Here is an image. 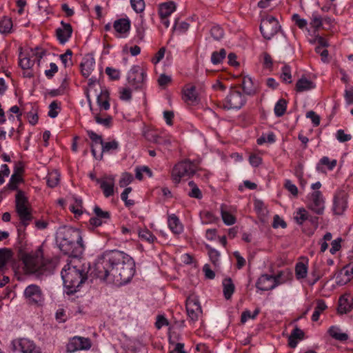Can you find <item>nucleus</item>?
<instances>
[{"instance_id": "53", "label": "nucleus", "mask_w": 353, "mask_h": 353, "mask_svg": "<svg viewBox=\"0 0 353 353\" xmlns=\"http://www.w3.org/2000/svg\"><path fill=\"white\" fill-rule=\"evenodd\" d=\"M27 117H28V121L29 123L34 125H35L36 123H37L38 122V119H39V117H38V114H37V109H34L33 107L32 108V110L30 111L28 114H27Z\"/></svg>"}, {"instance_id": "44", "label": "nucleus", "mask_w": 353, "mask_h": 353, "mask_svg": "<svg viewBox=\"0 0 353 353\" xmlns=\"http://www.w3.org/2000/svg\"><path fill=\"white\" fill-rule=\"evenodd\" d=\"M221 216L223 222L228 225H233L236 222V218L227 211H221Z\"/></svg>"}, {"instance_id": "4", "label": "nucleus", "mask_w": 353, "mask_h": 353, "mask_svg": "<svg viewBox=\"0 0 353 353\" xmlns=\"http://www.w3.org/2000/svg\"><path fill=\"white\" fill-rule=\"evenodd\" d=\"M61 277L64 286L68 289V293L73 294L88 279L87 272L81 265L68 263L61 271Z\"/></svg>"}, {"instance_id": "38", "label": "nucleus", "mask_w": 353, "mask_h": 353, "mask_svg": "<svg viewBox=\"0 0 353 353\" xmlns=\"http://www.w3.org/2000/svg\"><path fill=\"white\" fill-rule=\"evenodd\" d=\"M207 249L208 250V255L211 262L214 266H218L219 265L220 253L216 250L208 245H207Z\"/></svg>"}, {"instance_id": "23", "label": "nucleus", "mask_w": 353, "mask_h": 353, "mask_svg": "<svg viewBox=\"0 0 353 353\" xmlns=\"http://www.w3.org/2000/svg\"><path fill=\"white\" fill-rule=\"evenodd\" d=\"M94 65L95 61L93 57H88L84 58L81 63L82 74L85 77H89L94 70Z\"/></svg>"}, {"instance_id": "1", "label": "nucleus", "mask_w": 353, "mask_h": 353, "mask_svg": "<svg viewBox=\"0 0 353 353\" xmlns=\"http://www.w3.org/2000/svg\"><path fill=\"white\" fill-rule=\"evenodd\" d=\"M103 281L120 285L128 283L135 273L133 259L123 252L108 250L100 255L92 272Z\"/></svg>"}, {"instance_id": "26", "label": "nucleus", "mask_w": 353, "mask_h": 353, "mask_svg": "<svg viewBox=\"0 0 353 353\" xmlns=\"http://www.w3.org/2000/svg\"><path fill=\"white\" fill-rule=\"evenodd\" d=\"M168 226L174 234H180L183 231V226L179 219L175 214H172L168 217Z\"/></svg>"}, {"instance_id": "61", "label": "nucleus", "mask_w": 353, "mask_h": 353, "mask_svg": "<svg viewBox=\"0 0 353 353\" xmlns=\"http://www.w3.org/2000/svg\"><path fill=\"white\" fill-rule=\"evenodd\" d=\"M336 137L338 141L342 143L350 141L352 138L350 134H345L343 130H337Z\"/></svg>"}, {"instance_id": "8", "label": "nucleus", "mask_w": 353, "mask_h": 353, "mask_svg": "<svg viewBox=\"0 0 353 353\" xmlns=\"http://www.w3.org/2000/svg\"><path fill=\"white\" fill-rule=\"evenodd\" d=\"M24 297L29 305L41 306L45 301V296L41 288L35 284L27 286L23 292Z\"/></svg>"}, {"instance_id": "57", "label": "nucleus", "mask_w": 353, "mask_h": 353, "mask_svg": "<svg viewBox=\"0 0 353 353\" xmlns=\"http://www.w3.org/2000/svg\"><path fill=\"white\" fill-rule=\"evenodd\" d=\"M49 109L48 116L51 118L57 117L59 113L57 110L59 109V107L55 101L50 104Z\"/></svg>"}, {"instance_id": "9", "label": "nucleus", "mask_w": 353, "mask_h": 353, "mask_svg": "<svg viewBox=\"0 0 353 353\" xmlns=\"http://www.w3.org/2000/svg\"><path fill=\"white\" fill-rule=\"evenodd\" d=\"M281 29L278 20L268 16L263 19L260 24V31L265 39H271Z\"/></svg>"}, {"instance_id": "45", "label": "nucleus", "mask_w": 353, "mask_h": 353, "mask_svg": "<svg viewBox=\"0 0 353 353\" xmlns=\"http://www.w3.org/2000/svg\"><path fill=\"white\" fill-rule=\"evenodd\" d=\"M259 310L256 309L254 312L252 314L250 310H245L241 314V323H245L248 319H254L256 318V316L259 314Z\"/></svg>"}, {"instance_id": "31", "label": "nucleus", "mask_w": 353, "mask_h": 353, "mask_svg": "<svg viewBox=\"0 0 353 353\" xmlns=\"http://www.w3.org/2000/svg\"><path fill=\"white\" fill-rule=\"evenodd\" d=\"M309 214L305 208H299L294 213V219L297 224L302 225L307 220Z\"/></svg>"}, {"instance_id": "22", "label": "nucleus", "mask_w": 353, "mask_h": 353, "mask_svg": "<svg viewBox=\"0 0 353 353\" xmlns=\"http://www.w3.org/2000/svg\"><path fill=\"white\" fill-rule=\"evenodd\" d=\"M242 86L244 92L250 96H253L258 92V87L249 76L243 78Z\"/></svg>"}, {"instance_id": "29", "label": "nucleus", "mask_w": 353, "mask_h": 353, "mask_svg": "<svg viewBox=\"0 0 353 353\" xmlns=\"http://www.w3.org/2000/svg\"><path fill=\"white\" fill-rule=\"evenodd\" d=\"M223 294L225 298L228 300L231 298L234 291V285L230 278H227L223 281Z\"/></svg>"}, {"instance_id": "55", "label": "nucleus", "mask_w": 353, "mask_h": 353, "mask_svg": "<svg viewBox=\"0 0 353 353\" xmlns=\"http://www.w3.org/2000/svg\"><path fill=\"white\" fill-rule=\"evenodd\" d=\"M95 121L97 123L101 124L105 127H110L112 123V117L108 116L105 118H101L99 114L94 116Z\"/></svg>"}, {"instance_id": "42", "label": "nucleus", "mask_w": 353, "mask_h": 353, "mask_svg": "<svg viewBox=\"0 0 353 353\" xmlns=\"http://www.w3.org/2000/svg\"><path fill=\"white\" fill-rule=\"evenodd\" d=\"M307 268L303 263H298L295 268L296 276L298 279H303L306 276Z\"/></svg>"}, {"instance_id": "27", "label": "nucleus", "mask_w": 353, "mask_h": 353, "mask_svg": "<svg viewBox=\"0 0 353 353\" xmlns=\"http://www.w3.org/2000/svg\"><path fill=\"white\" fill-rule=\"evenodd\" d=\"M97 103L105 110L110 108L109 92L107 90H101L100 94L97 95Z\"/></svg>"}, {"instance_id": "33", "label": "nucleus", "mask_w": 353, "mask_h": 353, "mask_svg": "<svg viewBox=\"0 0 353 353\" xmlns=\"http://www.w3.org/2000/svg\"><path fill=\"white\" fill-rule=\"evenodd\" d=\"M327 308V305L323 300L319 299L316 302V306L312 316L313 321H317L320 314Z\"/></svg>"}, {"instance_id": "35", "label": "nucleus", "mask_w": 353, "mask_h": 353, "mask_svg": "<svg viewBox=\"0 0 353 353\" xmlns=\"http://www.w3.org/2000/svg\"><path fill=\"white\" fill-rule=\"evenodd\" d=\"M10 252L6 249L0 250V268L6 270V264L10 259Z\"/></svg>"}, {"instance_id": "32", "label": "nucleus", "mask_w": 353, "mask_h": 353, "mask_svg": "<svg viewBox=\"0 0 353 353\" xmlns=\"http://www.w3.org/2000/svg\"><path fill=\"white\" fill-rule=\"evenodd\" d=\"M336 163L337 161L336 159L330 161L327 157H323L320 159L319 163L317 164L316 170L321 172L323 171L321 165H326L328 170H332L336 165Z\"/></svg>"}, {"instance_id": "2", "label": "nucleus", "mask_w": 353, "mask_h": 353, "mask_svg": "<svg viewBox=\"0 0 353 353\" xmlns=\"http://www.w3.org/2000/svg\"><path fill=\"white\" fill-rule=\"evenodd\" d=\"M57 242L60 250L70 257L79 258L84 251L81 232L79 229L65 228L59 233Z\"/></svg>"}, {"instance_id": "64", "label": "nucleus", "mask_w": 353, "mask_h": 353, "mask_svg": "<svg viewBox=\"0 0 353 353\" xmlns=\"http://www.w3.org/2000/svg\"><path fill=\"white\" fill-rule=\"evenodd\" d=\"M285 187L293 196H297L298 188L291 182V181L286 180L285 183Z\"/></svg>"}, {"instance_id": "17", "label": "nucleus", "mask_w": 353, "mask_h": 353, "mask_svg": "<svg viewBox=\"0 0 353 353\" xmlns=\"http://www.w3.org/2000/svg\"><path fill=\"white\" fill-rule=\"evenodd\" d=\"M274 276L263 274L257 280L256 287L262 291H268L274 289L277 286V283H275Z\"/></svg>"}, {"instance_id": "56", "label": "nucleus", "mask_w": 353, "mask_h": 353, "mask_svg": "<svg viewBox=\"0 0 353 353\" xmlns=\"http://www.w3.org/2000/svg\"><path fill=\"white\" fill-rule=\"evenodd\" d=\"M310 25L316 29L319 28L322 26V19L321 16L316 13H314L312 17Z\"/></svg>"}, {"instance_id": "37", "label": "nucleus", "mask_w": 353, "mask_h": 353, "mask_svg": "<svg viewBox=\"0 0 353 353\" xmlns=\"http://www.w3.org/2000/svg\"><path fill=\"white\" fill-rule=\"evenodd\" d=\"M226 56V52L225 49L222 48L219 52H214L212 54L211 61L213 64H219L220 63Z\"/></svg>"}, {"instance_id": "60", "label": "nucleus", "mask_w": 353, "mask_h": 353, "mask_svg": "<svg viewBox=\"0 0 353 353\" xmlns=\"http://www.w3.org/2000/svg\"><path fill=\"white\" fill-rule=\"evenodd\" d=\"M306 117L311 119L314 126L316 127L320 124V117L314 111H309L306 114Z\"/></svg>"}, {"instance_id": "30", "label": "nucleus", "mask_w": 353, "mask_h": 353, "mask_svg": "<svg viewBox=\"0 0 353 353\" xmlns=\"http://www.w3.org/2000/svg\"><path fill=\"white\" fill-rule=\"evenodd\" d=\"M328 332L330 335L336 340L345 341L348 339V335L346 333L341 332V330L335 326L330 327Z\"/></svg>"}, {"instance_id": "3", "label": "nucleus", "mask_w": 353, "mask_h": 353, "mask_svg": "<svg viewBox=\"0 0 353 353\" xmlns=\"http://www.w3.org/2000/svg\"><path fill=\"white\" fill-rule=\"evenodd\" d=\"M26 270L37 276L52 274L57 265L56 260L44 258L41 250L26 254L23 258Z\"/></svg>"}, {"instance_id": "16", "label": "nucleus", "mask_w": 353, "mask_h": 353, "mask_svg": "<svg viewBox=\"0 0 353 353\" xmlns=\"http://www.w3.org/2000/svg\"><path fill=\"white\" fill-rule=\"evenodd\" d=\"M97 183L100 185L105 197H110L114 194V177L112 176H105L101 179H97Z\"/></svg>"}, {"instance_id": "19", "label": "nucleus", "mask_w": 353, "mask_h": 353, "mask_svg": "<svg viewBox=\"0 0 353 353\" xmlns=\"http://www.w3.org/2000/svg\"><path fill=\"white\" fill-rule=\"evenodd\" d=\"M18 345L19 350L22 353H41L40 347L28 339H20L18 342Z\"/></svg>"}, {"instance_id": "18", "label": "nucleus", "mask_w": 353, "mask_h": 353, "mask_svg": "<svg viewBox=\"0 0 353 353\" xmlns=\"http://www.w3.org/2000/svg\"><path fill=\"white\" fill-rule=\"evenodd\" d=\"M183 99L189 105L199 103L200 99L194 85H188L183 90Z\"/></svg>"}, {"instance_id": "52", "label": "nucleus", "mask_w": 353, "mask_h": 353, "mask_svg": "<svg viewBox=\"0 0 353 353\" xmlns=\"http://www.w3.org/2000/svg\"><path fill=\"white\" fill-rule=\"evenodd\" d=\"M105 72L112 80H118L120 78V71L117 69L107 67Z\"/></svg>"}, {"instance_id": "48", "label": "nucleus", "mask_w": 353, "mask_h": 353, "mask_svg": "<svg viewBox=\"0 0 353 353\" xmlns=\"http://www.w3.org/2000/svg\"><path fill=\"white\" fill-rule=\"evenodd\" d=\"M210 34L216 40L221 39L224 34L223 29L219 26H213L210 30Z\"/></svg>"}, {"instance_id": "20", "label": "nucleus", "mask_w": 353, "mask_h": 353, "mask_svg": "<svg viewBox=\"0 0 353 353\" xmlns=\"http://www.w3.org/2000/svg\"><path fill=\"white\" fill-rule=\"evenodd\" d=\"M338 311L341 314L347 313L353 309V297L345 294L340 297Z\"/></svg>"}, {"instance_id": "41", "label": "nucleus", "mask_w": 353, "mask_h": 353, "mask_svg": "<svg viewBox=\"0 0 353 353\" xmlns=\"http://www.w3.org/2000/svg\"><path fill=\"white\" fill-rule=\"evenodd\" d=\"M189 186L191 188V190L188 192V195L190 197L196 199H201L202 194L198 186L193 181H190L188 183Z\"/></svg>"}, {"instance_id": "49", "label": "nucleus", "mask_w": 353, "mask_h": 353, "mask_svg": "<svg viewBox=\"0 0 353 353\" xmlns=\"http://www.w3.org/2000/svg\"><path fill=\"white\" fill-rule=\"evenodd\" d=\"M281 77L283 79V81L285 82H288V83L292 82V81H291V78H292L291 70H290V66L285 65L282 68V72L281 74Z\"/></svg>"}, {"instance_id": "6", "label": "nucleus", "mask_w": 353, "mask_h": 353, "mask_svg": "<svg viewBox=\"0 0 353 353\" xmlns=\"http://www.w3.org/2000/svg\"><path fill=\"white\" fill-rule=\"evenodd\" d=\"M246 101L243 92L236 88H231L223 102V108L227 110H239L245 104Z\"/></svg>"}, {"instance_id": "63", "label": "nucleus", "mask_w": 353, "mask_h": 353, "mask_svg": "<svg viewBox=\"0 0 353 353\" xmlns=\"http://www.w3.org/2000/svg\"><path fill=\"white\" fill-rule=\"evenodd\" d=\"M34 65V61L30 60V58L24 57L19 61V65L22 69H29Z\"/></svg>"}, {"instance_id": "15", "label": "nucleus", "mask_w": 353, "mask_h": 353, "mask_svg": "<svg viewBox=\"0 0 353 353\" xmlns=\"http://www.w3.org/2000/svg\"><path fill=\"white\" fill-rule=\"evenodd\" d=\"M72 27L70 23L61 22V27L56 30V36L61 44H65L72 37Z\"/></svg>"}, {"instance_id": "12", "label": "nucleus", "mask_w": 353, "mask_h": 353, "mask_svg": "<svg viewBox=\"0 0 353 353\" xmlns=\"http://www.w3.org/2000/svg\"><path fill=\"white\" fill-rule=\"evenodd\" d=\"M145 77V72L139 65H134L130 69L128 75V81L130 85L135 88H141Z\"/></svg>"}, {"instance_id": "25", "label": "nucleus", "mask_w": 353, "mask_h": 353, "mask_svg": "<svg viewBox=\"0 0 353 353\" xmlns=\"http://www.w3.org/2000/svg\"><path fill=\"white\" fill-rule=\"evenodd\" d=\"M315 88V84L305 77H302L296 83V90L302 92Z\"/></svg>"}, {"instance_id": "13", "label": "nucleus", "mask_w": 353, "mask_h": 353, "mask_svg": "<svg viewBox=\"0 0 353 353\" xmlns=\"http://www.w3.org/2000/svg\"><path fill=\"white\" fill-rule=\"evenodd\" d=\"M347 208V193L345 191H338L333 200V212L335 214L341 215Z\"/></svg>"}, {"instance_id": "43", "label": "nucleus", "mask_w": 353, "mask_h": 353, "mask_svg": "<svg viewBox=\"0 0 353 353\" xmlns=\"http://www.w3.org/2000/svg\"><path fill=\"white\" fill-rule=\"evenodd\" d=\"M130 3L136 12L141 13L144 10L145 2L143 0H130Z\"/></svg>"}, {"instance_id": "46", "label": "nucleus", "mask_w": 353, "mask_h": 353, "mask_svg": "<svg viewBox=\"0 0 353 353\" xmlns=\"http://www.w3.org/2000/svg\"><path fill=\"white\" fill-rule=\"evenodd\" d=\"M139 236L149 243H152L155 239V236L152 234V232L147 229L139 230Z\"/></svg>"}, {"instance_id": "34", "label": "nucleus", "mask_w": 353, "mask_h": 353, "mask_svg": "<svg viewBox=\"0 0 353 353\" xmlns=\"http://www.w3.org/2000/svg\"><path fill=\"white\" fill-rule=\"evenodd\" d=\"M292 273L288 270H284L281 271L279 274H277L274 279H275V283H277V285L281 283L286 282L287 281L291 279Z\"/></svg>"}, {"instance_id": "54", "label": "nucleus", "mask_w": 353, "mask_h": 353, "mask_svg": "<svg viewBox=\"0 0 353 353\" xmlns=\"http://www.w3.org/2000/svg\"><path fill=\"white\" fill-rule=\"evenodd\" d=\"M20 174L18 173H14L10 178V182L8 183V187L10 189L14 190L17 187V184L21 181Z\"/></svg>"}, {"instance_id": "50", "label": "nucleus", "mask_w": 353, "mask_h": 353, "mask_svg": "<svg viewBox=\"0 0 353 353\" xmlns=\"http://www.w3.org/2000/svg\"><path fill=\"white\" fill-rule=\"evenodd\" d=\"M94 212L96 214L97 217H99L105 221V220H108L110 218V214L109 212L103 211L99 206L94 207Z\"/></svg>"}, {"instance_id": "40", "label": "nucleus", "mask_w": 353, "mask_h": 353, "mask_svg": "<svg viewBox=\"0 0 353 353\" xmlns=\"http://www.w3.org/2000/svg\"><path fill=\"white\" fill-rule=\"evenodd\" d=\"M60 179V174L57 171H53L50 173L47 178L48 185L50 188L55 187Z\"/></svg>"}, {"instance_id": "5", "label": "nucleus", "mask_w": 353, "mask_h": 353, "mask_svg": "<svg viewBox=\"0 0 353 353\" xmlns=\"http://www.w3.org/2000/svg\"><path fill=\"white\" fill-rule=\"evenodd\" d=\"M16 211L20 218L21 223L25 228L29 224L32 216L28 207V199L23 192L19 191L16 194Z\"/></svg>"}, {"instance_id": "14", "label": "nucleus", "mask_w": 353, "mask_h": 353, "mask_svg": "<svg viewBox=\"0 0 353 353\" xmlns=\"http://www.w3.org/2000/svg\"><path fill=\"white\" fill-rule=\"evenodd\" d=\"M91 347L90 340L81 336L73 337L67 345V350L70 352L81 350H89Z\"/></svg>"}, {"instance_id": "11", "label": "nucleus", "mask_w": 353, "mask_h": 353, "mask_svg": "<svg viewBox=\"0 0 353 353\" xmlns=\"http://www.w3.org/2000/svg\"><path fill=\"white\" fill-rule=\"evenodd\" d=\"M308 208L319 215L323 214L325 201L321 191L313 192L309 197Z\"/></svg>"}, {"instance_id": "62", "label": "nucleus", "mask_w": 353, "mask_h": 353, "mask_svg": "<svg viewBox=\"0 0 353 353\" xmlns=\"http://www.w3.org/2000/svg\"><path fill=\"white\" fill-rule=\"evenodd\" d=\"M88 135L90 139L94 142L95 144L99 143L101 145L103 144V139L101 136L98 135L97 133L94 132L92 130L87 131Z\"/></svg>"}, {"instance_id": "28", "label": "nucleus", "mask_w": 353, "mask_h": 353, "mask_svg": "<svg viewBox=\"0 0 353 353\" xmlns=\"http://www.w3.org/2000/svg\"><path fill=\"white\" fill-rule=\"evenodd\" d=\"M175 10V5L173 2L162 3L159 6V14L160 17H168Z\"/></svg>"}, {"instance_id": "36", "label": "nucleus", "mask_w": 353, "mask_h": 353, "mask_svg": "<svg viewBox=\"0 0 353 353\" xmlns=\"http://www.w3.org/2000/svg\"><path fill=\"white\" fill-rule=\"evenodd\" d=\"M287 102L285 99H279L274 106V114L277 117L283 116L286 110Z\"/></svg>"}, {"instance_id": "24", "label": "nucleus", "mask_w": 353, "mask_h": 353, "mask_svg": "<svg viewBox=\"0 0 353 353\" xmlns=\"http://www.w3.org/2000/svg\"><path fill=\"white\" fill-rule=\"evenodd\" d=\"M114 28L119 33H126L130 30V21L128 19H119L114 22Z\"/></svg>"}, {"instance_id": "21", "label": "nucleus", "mask_w": 353, "mask_h": 353, "mask_svg": "<svg viewBox=\"0 0 353 353\" xmlns=\"http://www.w3.org/2000/svg\"><path fill=\"white\" fill-rule=\"evenodd\" d=\"M102 146V152L101 154L97 157V151L94 148V144L91 145V152L92 153L93 157L96 159H101L103 157V152H108L111 150H116L119 148V143L117 141H112L110 142L104 143L103 142Z\"/></svg>"}, {"instance_id": "7", "label": "nucleus", "mask_w": 353, "mask_h": 353, "mask_svg": "<svg viewBox=\"0 0 353 353\" xmlns=\"http://www.w3.org/2000/svg\"><path fill=\"white\" fill-rule=\"evenodd\" d=\"M196 167L189 160L176 164L172 170V179L175 183H179L181 178L190 176L195 173Z\"/></svg>"}, {"instance_id": "58", "label": "nucleus", "mask_w": 353, "mask_h": 353, "mask_svg": "<svg viewBox=\"0 0 353 353\" xmlns=\"http://www.w3.org/2000/svg\"><path fill=\"white\" fill-rule=\"evenodd\" d=\"M189 28V24L185 21H176L175 22L174 29L176 31H179L180 32H184Z\"/></svg>"}, {"instance_id": "39", "label": "nucleus", "mask_w": 353, "mask_h": 353, "mask_svg": "<svg viewBox=\"0 0 353 353\" xmlns=\"http://www.w3.org/2000/svg\"><path fill=\"white\" fill-rule=\"evenodd\" d=\"M12 27V20L9 18L4 17L0 21V32L1 33H9Z\"/></svg>"}, {"instance_id": "59", "label": "nucleus", "mask_w": 353, "mask_h": 353, "mask_svg": "<svg viewBox=\"0 0 353 353\" xmlns=\"http://www.w3.org/2000/svg\"><path fill=\"white\" fill-rule=\"evenodd\" d=\"M341 273L351 280L353 278V262L345 265L341 270Z\"/></svg>"}, {"instance_id": "47", "label": "nucleus", "mask_w": 353, "mask_h": 353, "mask_svg": "<svg viewBox=\"0 0 353 353\" xmlns=\"http://www.w3.org/2000/svg\"><path fill=\"white\" fill-rule=\"evenodd\" d=\"M97 82H98V80L96 77H92L88 79V88L86 91V97H87L88 102L90 105V109H92V104H91L90 92L92 91V89L94 88V86L97 84Z\"/></svg>"}, {"instance_id": "51", "label": "nucleus", "mask_w": 353, "mask_h": 353, "mask_svg": "<svg viewBox=\"0 0 353 353\" xmlns=\"http://www.w3.org/2000/svg\"><path fill=\"white\" fill-rule=\"evenodd\" d=\"M133 180V176L131 174L125 172L122 174L119 180V185L121 187H125L129 185Z\"/></svg>"}, {"instance_id": "10", "label": "nucleus", "mask_w": 353, "mask_h": 353, "mask_svg": "<svg viewBox=\"0 0 353 353\" xmlns=\"http://www.w3.org/2000/svg\"><path fill=\"white\" fill-rule=\"evenodd\" d=\"M186 311L189 319L192 322H196L199 320L202 314V309L196 296L191 295L187 299Z\"/></svg>"}]
</instances>
